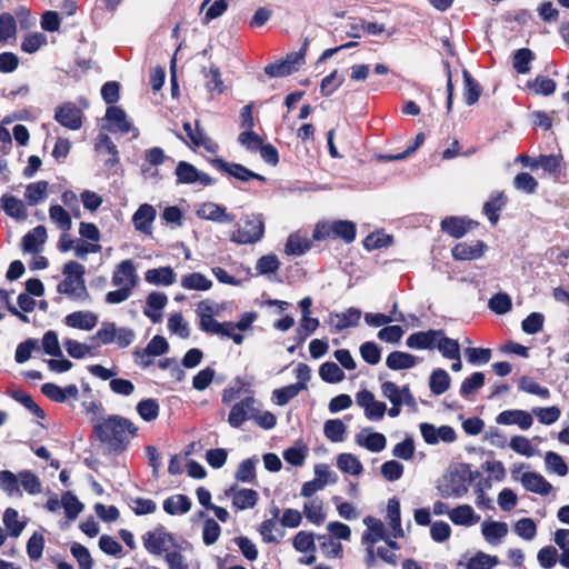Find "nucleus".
Returning <instances> with one entry per match:
<instances>
[{"instance_id":"obj_47","label":"nucleus","mask_w":569,"mask_h":569,"mask_svg":"<svg viewBox=\"0 0 569 569\" xmlns=\"http://www.w3.org/2000/svg\"><path fill=\"white\" fill-rule=\"evenodd\" d=\"M3 525L10 537L18 538L26 527V521L19 520V512L16 509L8 508L3 513Z\"/></svg>"},{"instance_id":"obj_54","label":"nucleus","mask_w":569,"mask_h":569,"mask_svg":"<svg viewBox=\"0 0 569 569\" xmlns=\"http://www.w3.org/2000/svg\"><path fill=\"white\" fill-rule=\"evenodd\" d=\"M429 387L432 393L440 396L445 393L450 387V377L443 369H436L432 371L429 380Z\"/></svg>"},{"instance_id":"obj_35","label":"nucleus","mask_w":569,"mask_h":569,"mask_svg":"<svg viewBox=\"0 0 569 569\" xmlns=\"http://www.w3.org/2000/svg\"><path fill=\"white\" fill-rule=\"evenodd\" d=\"M472 227V221L459 217H448L441 221V230L453 238H462Z\"/></svg>"},{"instance_id":"obj_62","label":"nucleus","mask_w":569,"mask_h":569,"mask_svg":"<svg viewBox=\"0 0 569 569\" xmlns=\"http://www.w3.org/2000/svg\"><path fill=\"white\" fill-rule=\"evenodd\" d=\"M17 33V23L13 16L9 12L0 14V42H7L13 39Z\"/></svg>"},{"instance_id":"obj_40","label":"nucleus","mask_w":569,"mask_h":569,"mask_svg":"<svg viewBox=\"0 0 569 569\" xmlns=\"http://www.w3.org/2000/svg\"><path fill=\"white\" fill-rule=\"evenodd\" d=\"M311 248V241L306 234L295 232L289 236L284 251L288 256H302Z\"/></svg>"},{"instance_id":"obj_42","label":"nucleus","mask_w":569,"mask_h":569,"mask_svg":"<svg viewBox=\"0 0 569 569\" xmlns=\"http://www.w3.org/2000/svg\"><path fill=\"white\" fill-rule=\"evenodd\" d=\"M337 467L340 471L359 476L363 471L362 462L352 453H340L337 457Z\"/></svg>"},{"instance_id":"obj_45","label":"nucleus","mask_w":569,"mask_h":569,"mask_svg":"<svg viewBox=\"0 0 569 569\" xmlns=\"http://www.w3.org/2000/svg\"><path fill=\"white\" fill-rule=\"evenodd\" d=\"M319 548L328 559H340L342 557V545L328 535L317 536Z\"/></svg>"},{"instance_id":"obj_8","label":"nucleus","mask_w":569,"mask_h":569,"mask_svg":"<svg viewBox=\"0 0 569 569\" xmlns=\"http://www.w3.org/2000/svg\"><path fill=\"white\" fill-rule=\"evenodd\" d=\"M257 407H261V403L253 396L242 398L231 407L228 423L232 428H240L247 420H253Z\"/></svg>"},{"instance_id":"obj_58","label":"nucleus","mask_w":569,"mask_h":569,"mask_svg":"<svg viewBox=\"0 0 569 569\" xmlns=\"http://www.w3.org/2000/svg\"><path fill=\"white\" fill-rule=\"evenodd\" d=\"M303 512L308 521L315 525H320L325 521V512L322 501L319 499H312L303 505Z\"/></svg>"},{"instance_id":"obj_27","label":"nucleus","mask_w":569,"mask_h":569,"mask_svg":"<svg viewBox=\"0 0 569 569\" xmlns=\"http://www.w3.org/2000/svg\"><path fill=\"white\" fill-rule=\"evenodd\" d=\"M508 531V525L502 521L486 520L481 523L483 539L491 546L500 545Z\"/></svg>"},{"instance_id":"obj_17","label":"nucleus","mask_w":569,"mask_h":569,"mask_svg":"<svg viewBox=\"0 0 569 569\" xmlns=\"http://www.w3.org/2000/svg\"><path fill=\"white\" fill-rule=\"evenodd\" d=\"M486 250L487 244L483 241L471 240L457 243L451 253L456 260L468 261L481 258Z\"/></svg>"},{"instance_id":"obj_2","label":"nucleus","mask_w":569,"mask_h":569,"mask_svg":"<svg viewBox=\"0 0 569 569\" xmlns=\"http://www.w3.org/2000/svg\"><path fill=\"white\" fill-rule=\"evenodd\" d=\"M111 283L118 289L109 291L106 295L107 303L119 305L131 297L133 289L139 283L137 266L132 259L122 260L116 266L112 272Z\"/></svg>"},{"instance_id":"obj_38","label":"nucleus","mask_w":569,"mask_h":569,"mask_svg":"<svg viewBox=\"0 0 569 569\" xmlns=\"http://www.w3.org/2000/svg\"><path fill=\"white\" fill-rule=\"evenodd\" d=\"M1 208L6 214L16 220H24L28 216L23 201L13 196L3 194L1 197Z\"/></svg>"},{"instance_id":"obj_32","label":"nucleus","mask_w":569,"mask_h":569,"mask_svg":"<svg viewBox=\"0 0 569 569\" xmlns=\"http://www.w3.org/2000/svg\"><path fill=\"white\" fill-rule=\"evenodd\" d=\"M202 331L209 335L219 336L221 338H229L236 345H241L244 340V337L242 335L236 332L234 322L231 321H216L214 323H211V326H209L208 329H204Z\"/></svg>"},{"instance_id":"obj_18","label":"nucleus","mask_w":569,"mask_h":569,"mask_svg":"<svg viewBox=\"0 0 569 569\" xmlns=\"http://www.w3.org/2000/svg\"><path fill=\"white\" fill-rule=\"evenodd\" d=\"M361 318V311L357 308H349L343 312H331L328 323L332 332H340L347 328L356 327Z\"/></svg>"},{"instance_id":"obj_31","label":"nucleus","mask_w":569,"mask_h":569,"mask_svg":"<svg viewBox=\"0 0 569 569\" xmlns=\"http://www.w3.org/2000/svg\"><path fill=\"white\" fill-rule=\"evenodd\" d=\"M47 229L43 226H38L29 231L22 238V249L29 253H38L42 250L47 241Z\"/></svg>"},{"instance_id":"obj_19","label":"nucleus","mask_w":569,"mask_h":569,"mask_svg":"<svg viewBox=\"0 0 569 569\" xmlns=\"http://www.w3.org/2000/svg\"><path fill=\"white\" fill-rule=\"evenodd\" d=\"M142 540L144 548L150 553L160 556L163 552H168V549L172 542V537L162 529H158L144 533Z\"/></svg>"},{"instance_id":"obj_55","label":"nucleus","mask_w":569,"mask_h":569,"mask_svg":"<svg viewBox=\"0 0 569 569\" xmlns=\"http://www.w3.org/2000/svg\"><path fill=\"white\" fill-rule=\"evenodd\" d=\"M167 327L170 333L177 335L182 339H187L190 336L189 323L184 320L180 312L172 313L168 318Z\"/></svg>"},{"instance_id":"obj_22","label":"nucleus","mask_w":569,"mask_h":569,"mask_svg":"<svg viewBox=\"0 0 569 569\" xmlns=\"http://www.w3.org/2000/svg\"><path fill=\"white\" fill-rule=\"evenodd\" d=\"M517 479L521 482L527 491L533 492L536 495L547 496L553 489L552 485L538 472L526 471Z\"/></svg>"},{"instance_id":"obj_9","label":"nucleus","mask_w":569,"mask_h":569,"mask_svg":"<svg viewBox=\"0 0 569 569\" xmlns=\"http://www.w3.org/2000/svg\"><path fill=\"white\" fill-rule=\"evenodd\" d=\"M357 405L363 409L365 417L370 421L382 420L387 411V406L382 401H378L375 395L363 389L356 395Z\"/></svg>"},{"instance_id":"obj_23","label":"nucleus","mask_w":569,"mask_h":569,"mask_svg":"<svg viewBox=\"0 0 569 569\" xmlns=\"http://www.w3.org/2000/svg\"><path fill=\"white\" fill-rule=\"evenodd\" d=\"M226 309V303H217L211 300H202L198 303L196 313L199 318V328L200 330L208 329L211 323H214L217 320L216 316H219L221 311Z\"/></svg>"},{"instance_id":"obj_44","label":"nucleus","mask_w":569,"mask_h":569,"mask_svg":"<svg viewBox=\"0 0 569 569\" xmlns=\"http://www.w3.org/2000/svg\"><path fill=\"white\" fill-rule=\"evenodd\" d=\"M363 523L367 526V531L363 535V540L371 545L379 540H385V526L381 520L373 517H366Z\"/></svg>"},{"instance_id":"obj_10","label":"nucleus","mask_w":569,"mask_h":569,"mask_svg":"<svg viewBox=\"0 0 569 569\" xmlns=\"http://www.w3.org/2000/svg\"><path fill=\"white\" fill-rule=\"evenodd\" d=\"M305 61V51L292 52L283 60L270 63L264 68V72L271 78L286 77L297 71Z\"/></svg>"},{"instance_id":"obj_30","label":"nucleus","mask_w":569,"mask_h":569,"mask_svg":"<svg viewBox=\"0 0 569 569\" xmlns=\"http://www.w3.org/2000/svg\"><path fill=\"white\" fill-rule=\"evenodd\" d=\"M440 336V330H428V331H419L410 335L407 338V346L410 349H435L437 338Z\"/></svg>"},{"instance_id":"obj_14","label":"nucleus","mask_w":569,"mask_h":569,"mask_svg":"<svg viewBox=\"0 0 569 569\" xmlns=\"http://www.w3.org/2000/svg\"><path fill=\"white\" fill-rule=\"evenodd\" d=\"M196 216L200 219L210 220L222 224L231 223L234 220V217L227 212V209L223 206L211 201L198 204L196 209Z\"/></svg>"},{"instance_id":"obj_7","label":"nucleus","mask_w":569,"mask_h":569,"mask_svg":"<svg viewBox=\"0 0 569 569\" xmlns=\"http://www.w3.org/2000/svg\"><path fill=\"white\" fill-rule=\"evenodd\" d=\"M438 490L443 498H459L468 492V482L465 472L449 470L442 476L438 483Z\"/></svg>"},{"instance_id":"obj_56","label":"nucleus","mask_w":569,"mask_h":569,"mask_svg":"<svg viewBox=\"0 0 569 569\" xmlns=\"http://www.w3.org/2000/svg\"><path fill=\"white\" fill-rule=\"evenodd\" d=\"M48 182L37 181L26 188L24 197L29 204L36 206L47 198Z\"/></svg>"},{"instance_id":"obj_20","label":"nucleus","mask_w":569,"mask_h":569,"mask_svg":"<svg viewBox=\"0 0 569 569\" xmlns=\"http://www.w3.org/2000/svg\"><path fill=\"white\" fill-rule=\"evenodd\" d=\"M106 120L108 122L106 129L110 132L129 133L133 130L126 112L119 107H109L106 111ZM134 131L137 130L134 129ZM133 137H138V132H134Z\"/></svg>"},{"instance_id":"obj_61","label":"nucleus","mask_w":569,"mask_h":569,"mask_svg":"<svg viewBox=\"0 0 569 569\" xmlns=\"http://www.w3.org/2000/svg\"><path fill=\"white\" fill-rule=\"evenodd\" d=\"M546 468L549 472L565 477L568 473V466L560 455L548 451L545 456Z\"/></svg>"},{"instance_id":"obj_53","label":"nucleus","mask_w":569,"mask_h":569,"mask_svg":"<svg viewBox=\"0 0 569 569\" xmlns=\"http://www.w3.org/2000/svg\"><path fill=\"white\" fill-rule=\"evenodd\" d=\"M347 426L340 419H329L323 425V433L331 442L345 440Z\"/></svg>"},{"instance_id":"obj_34","label":"nucleus","mask_w":569,"mask_h":569,"mask_svg":"<svg viewBox=\"0 0 569 569\" xmlns=\"http://www.w3.org/2000/svg\"><path fill=\"white\" fill-rule=\"evenodd\" d=\"M449 519L455 525L470 527L480 520V516L475 512L471 506L461 505L450 510Z\"/></svg>"},{"instance_id":"obj_33","label":"nucleus","mask_w":569,"mask_h":569,"mask_svg":"<svg viewBox=\"0 0 569 569\" xmlns=\"http://www.w3.org/2000/svg\"><path fill=\"white\" fill-rule=\"evenodd\" d=\"M386 518L391 529V536L393 538L403 537L405 532L401 527L400 502L396 497L388 500Z\"/></svg>"},{"instance_id":"obj_41","label":"nucleus","mask_w":569,"mask_h":569,"mask_svg":"<svg viewBox=\"0 0 569 569\" xmlns=\"http://www.w3.org/2000/svg\"><path fill=\"white\" fill-rule=\"evenodd\" d=\"M191 508V500L184 495H174L163 502V510L169 515H183Z\"/></svg>"},{"instance_id":"obj_51","label":"nucleus","mask_w":569,"mask_h":569,"mask_svg":"<svg viewBox=\"0 0 569 569\" xmlns=\"http://www.w3.org/2000/svg\"><path fill=\"white\" fill-rule=\"evenodd\" d=\"M318 327L319 320L317 318H312L311 316H301L299 326L296 329L295 340L297 343H303L306 339L318 329Z\"/></svg>"},{"instance_id":"obj_60","label":"nucleus","mask_w":569,"mask_h":569,"mask_svg":"<svg viewBox=\"0 0 569 569\" xmlns=\"http://www.w3.org/2000/svg\"><path fill=\"white\" fill-rule=\"evenodd\" d=\"M509 447L517 453L527 458L537 456L539 450L536 449L531 441L523 436H515L510 439Z\"/></svg>"},{"instance_id":"obj_15","label":"nucleus","mask_w":569,"mask_h":569,"mask_svg":"<svg viewBox=\"0 0 569 569\" xmlns=\"http://www.w3.org/2000/svg\"><path fill=\"white\" fill-rule=\"evenodd\" d=\"M210 162L218 170H220L240 181H248L250 179H257L260 181L266 180V178L263 176L256 173L239 163L227 162L221 158H214Z\"/></svg>"},{"instance_id":"obj_48","label":"nucleus","mask_w":569,"mask_h":569,"mask_svg":"<svg viewBox=\"0 0 569 569\" xmlns=\"http://www.w3.org/2000/svg\"><path fill=\"white\" fill-rule=\"evenodd\" d=\"M463 77V99L468 106L475 104L480 97L481 89L477 81L471 77L468 70L462 71Z\"/></svg>"},{"instance_id":"obj_64","label":"nucleus","mask_w":569,"mask_h":569,"mask_svg":"<svg viewBox=\"0 0 569 569\" xmlns=\"http://www.w3.org/2000/svg\"><path fill=\"white\" fill-rule=\"evenodd\" d=\"M137 411L144 421H152L159 416V405L154 399H143L138 402Z\"/></svg>"},{"instance_id":"obj_57","label":"nucleus","mask_w":569,"mask_h":569,"mask_svg":"<svg viewBox=\"0 0 569 569\" xmlns=\"http://www.w3.org/2000/svg\"><path fill=\"white\" fill-rule=\"evenodd\" d=\"M258 459L249 458L240 462L234 473V478L244 483H252L256 480V466Z\"/></svg>"},{"instance_id":"obj_25","label":"nucleus","mask_w":569,"mask_h":569,"mask_svg":"<svg viewBox=\"0 0 569 569\" xmlns=\"http://www.w3.org/2000/svg\"><path fill=\"white\" fill-rule=\"evenodd\" d=\"M356 443L371 452H381L387 446V438L381 432L370 431L365 428L356 435Z\"/></svg>"},{"instance_id":"obj_26","label":"nucleus","mask_w":569,"mask_h":569,"mask_svg":"<svg viewBox=\"0 0 569 569\" xmlns=\"http://www.w3.org/2000/svg\"><path fill=\"white\" fill-rule=\"evenodd\" d=\"M496 422L506 426L517 425L521 430H528L532 426L533 419L525 410L512 409L500 412L496 418Z\"/></svg>"},{"instance_id":"obj_21","label":"nucleus","mask_w":569,"mask_h":569,"mask_svg":"<svg viewBox=\"0 0 569 569\" xmlns=\"http://www.w3.org/2000/svg\"><path fill=\"white\" fill-rule=\"evenodd\" d=\"M157 217V210L149 203L139 206L132 216V223L134 229L146 236L152 234V224Z\"/></svg>"},{"instance_id":"obj_37","label":"nucleus","mask_w":569,"mask_h":569,"mask_svg":"<svg viewBox=\"0 0 569 569\" xmlns=\"http://www.w3.org/2000/svg\"><path fill=\"white\" fill-rule=\"evenodd\" d=\"M499 563L500 560L497 556H491L483 551H478L465 562H459L465 569H492Z\"/></svg>"},{"instance_id":"obj_59","label":"nucleus","mask_w":569,"mask_h":569,"mask_svg":"<svg viewBox=\"0 0 569 569\" xmlns=\"http://www.w3.org/2000/svg\"><path fill=\"white\" fill-rule=\"evenodd\" d=\"M319 376L329 383H337L345 379V373L336 362L327 361L320 366Z\"/></svg>"},{"instance_id":"obj_1","label":"nucleus","mask_w":569,"mask_h":569,"mask_svg":"<svg viewBox=\"0 0 569 569\" xmlns=\"http://www.w3.org/2000/svg\"><path fill=\"white\" fill-rule=\"evenodd\" d=\"M94 431L98 439L114 450L123 449L137 435V427L129 419L111 415L97 421Z\"/></svg>"},{"instance_id":"obj_43","label":"nucleus","mask_w":569,"mask_h":569,"mask_svg":"<svg viewBox=\"0 0 569 569\" xmlns=\"http://www.w3.org/2000/svg\"><path fill=\"white\" fill-rule=\"evenodd\" d=\"M308 387L302 383H292L272 391V401L278 406L287 405L291 399L297 397L300 391Z\"/></svg>"},{"instance_id":"obj_16","label":"nucleus","mask_w":569,"mask_h":569,"mask_svg":"<svg viewBox=\"0 0 569 569\" xmlns=\"http://www.w3.org/2000/svg\"><path fill=\"white\" fill-rule=\"evenodd\" d=\"M381 392L392 405H407L409 407L416 406V399L412 396L408 386L399 388L392 381H385L381 385Z\"/></svg>"},{"instance_id":"obj_36","label":"nucleus","mask_w":569,"mask_h":569,"mask_svg":"<svg viewBox=\"0 0 569 569\" xmlns=\"http://www.w3.org/2000/svg\"><path fill=\"white\" fill-rule=\"evenodd\" d=\"M212 284V281L201 272L187 273L180 278V286L186 290L208 291Z\"/></svg>"},{"instance_id":"obj_49","label":"nucleus","mask_w":569,"mask_h":569,"mask_svg":"<svg viewBox=\"0 0 569 569\" xmlns=\"http://www.w3.org/2000/svg\"><path fill=\"white\" fill-rule=\"evenodd\" d=\"M507 198L502 192L492 196L483 206V213L492 224L499 220V211L505 207Z\"/></svg>"},{"instance_id":"obj_5","label":"nucleus","mask_w":569,"mask_h":569,"mask_svg":"<svg viewBox=\"0 0 569 569\" xmlns=\"http://www.w3.org/2000/svg\"><path fill=\"white\" fill-rule=\"evenodd\" d=\"M264 233V221L261 214H248L237 223L230 233V241L238 244H252L260 241Z\"/></svg>"},{"instance_id":"obj_24","label":"nucleus","mask_w":569,"mask_h":569,"mask_svg":"<svg viewBox=\"0 0 569 569\" xmlns=\"http://www.w3.org/2000/svg\"><path fill=\"white\" fill-rule=\"evenodd\" d=\"M226 495L231 497L232 506L237 510H246L253 508L258 502V492L253 489H239L237 486L226 490Z\"/></svg>"},{"instance_id":"obj_13","label":"nucleus","mask_w":569,"mask_h":569,"mask_svg":"<svg viewBox=\"0 0 569 569\" xmlns=\"http://www.w3.org/2000/svg\"><path fill=\"white\" fill-rule=\"evenodd\" d=\"M420 432L428 445H437L440 441L451 443L457 439L456 431L450 426L436 427L423 422L420 425Z\"/></svg>"},{"instance_id":"obj_28","label":"nucleus","mask_w":569,"mask_h":569,"mask_svg":"<svg viewBox=\"0 0 569 569\" xmlns=\"http://www.w3.org/2000/svg\"><path fill=\"white\" fill-rule=\"evenodd\" d=\"M64 325L80 330H92L98 323V316L89 310L74 311L64 317Z\"/></svg>"},{"instance_id":"obj_6","label":"nucleus","mask_w":569,"mask_h":569,"mask_svg":"<svg viewBox=\"0 0 569 569\" xmlns=\"http://www.w3.org/2000/svg\"><path fill=\"white\" fill-rule=\"evenodd\" d=\"M312 238L316 241L339 238L350 243L356 238V224L348 220L322 221L316 224Z\"/></svg>"},{"instance_id":"obj_39","label":"nucleus","mask_w":569,"mask_h":569,"mask_svg":"<svg viewBox=\"0 0 569 569\" xmlns=\"http://www.w3.org/2000/svg\"><path fill=\"white\" fill-rule=\"evenodd\" d=\"M417 362V357L402 351H392L386 359V365L391 370L410 369L415 367Z\"/></svg>"},{"instance_id":"obj_12","label":"nucleus","mask_w":569,"mask_h":569,"mask_svg":"<svg viewBox=\"0 0 569 569\" xmlns=\"http://www.w3.org/2000/svg\"><path fill=\"white\" fill-rule=\"evenodd\" d=\"M83 112L72 102L59 106L54 112V120L69 130H79L83 123Z\"/></svg>"},{"instance_id":"obj_52","label":"nucleus","mask_w":569,"mask_h":569,"mask_svg":"<svg viewBox=\"0 0 569 569\" xmlns=\"http://www.w3.org/2000/svg\"><path fill=\"white\" fill-rule=\"evenodd\" d=\"M435 349H438L447 359L458 358L460 353V346L458 341L446 337L442 330H440V336L437 338Z\"/></svg>"},{"instance_id":"obj_29","label":"nucleus","mask_w":569,"mask_h":569,"mask_svg":"<svg viewBox=\"0 0 569 569\" xmlns=\"http://www.w3.org/2000/svg\"><path fill=\"white\" fill-rule=\"evenodd\" d=\"M144 280L152 286L169 287L177 281V273L169 266L153 268L144 272Z\"/></svg>"},{"instance_id":"obj_3","label":"nucleus","mask_w":569,"mask_h":569,"mask_svg":"<svg viewBox=\"0 0 569 569\" xmlns=\"http://www.w3.org/2000/svg\"><path fill=\"white\" fill-rule=\"evenodd\" d=\"M0 489L9 497H22L23 491L37 496L42 491L39 477L30 470L13 473L10 470L0 471Z\"/></svg>"},{"instance_id":"obj_11","label":"nucleus","mask_w":569,"mask_h":569,"mask_svg":"<svg viewBox=\"0 0 569 569\" xmlns=\"http://www.w3.org/2000/svg\"><path fill=\"white\" fill-rule=\"evenodd\" d=\"M178 183L211 186L214 180L206 172L198 170L187 161H180L176 168Z\"/></svg>"},{"instance_id":"obj_4","label":"nucleus","mask_w":569,"mask_h":569,"mask_svg":"<svg viewBox=\"0 0 569 569\" xmlns=\"http://www.w3.org/2000/svg\"><path fill=\"white\" fill-rule=\"evenodd\" d=\"M64 279L59 282L57 290L72 300L84 301L88 290L84 282V267L76 261H69L63 266Z\"/></svg>"},{"instance_id":"obj_50","label":"nucleus","mask_w":569,"mask_h":569,"mask_svg":"<svg viewBox=\"0 0 569 569\" xmlns=\"http://www.w3.org/2000/svg\"><path fill=\"white\" fill-rule=\"evenodd\" d=\"M49 218L61 231H69L72 228L70 213L59 204L49 208Z\"/></svg>"},{"instance_id":"obj_63","label":"nucleus","mask_w":569,"mask_h":569,"mask_svg":"<svg viewBox=\"0 0 569 569\" xmlns=\"http://www.w3.org/2000/svg\"><path fill=\"white\" fill-rule=\"evenodd\" d=\"M316 536L312 532L307 531H299L295 538H293V547L297 551L307 553V552H315L316 545H315Z\"/></svg>"},{"instance_id":"obj_46","label":"nucleus","mask_w":569,"mask_h":569,"mask_svg":"<svg viewBox=\"0 0 569 569\" xmlns=\"http://www.w3.org/2000/svg\"><path fill=\"white\" fill-rule=\"evenodd\" d=\"M262 540L267 543H278L284 536L283 530L274 519L264 520L259 529Z\"/></svg>"}]
</instances>
